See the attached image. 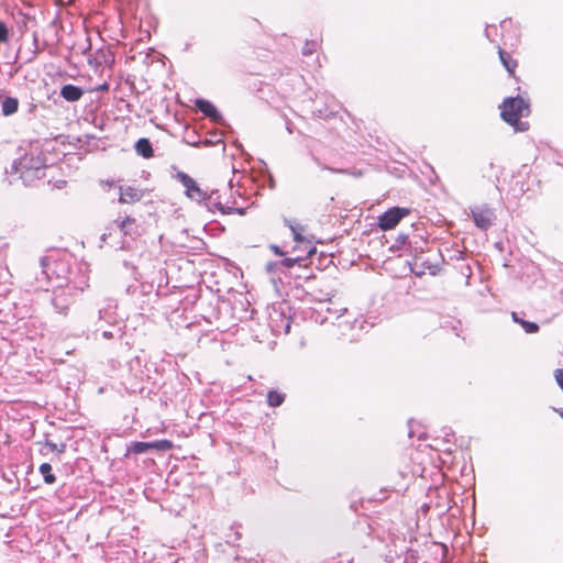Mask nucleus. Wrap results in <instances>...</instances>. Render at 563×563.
I'll list each match as a JSON object with an SVG mask.
<instances>
[{"mask_svg": "<svg viewBox=\"0 0 563 563\" xmlns=\"http://www.w3.org/2000/svg\"><path fill=\"white\" fill-rule=\"evenodd\" d=\"M136 153L144 157V158H151L154 155L152 143L148 139L142 137L140 139L134 146Z\"/></svg>", "mask_w": 563, "mask_h": 563, "instance_id": "obj_17", "label": "nucleus"}, {"mask_svg": "<svg viewBox=\"0 0 563 563\" xmlns=\"http://www.w3.org/2000/svg\"><path fill=\"white\" fill-rule=\"evenodd\" d=\"M177 179L185 187V194L191 200L202 202L205 191L199 187L197 181L184 172L177 173Z\"/></svg>", "mask_w": 563, "mask_h": 563, "instance_id": "obj_7", "label": "nucleus"}, {"mask_svg": "<svg viewBox=\"0 0 563 563\" xmlns=\"http://www.w3.org/2000/svg\"><path fill=\"white\" fill-rule=\"evenodd\" d=\"M498 54H499V58H500V62L504 65V67L507 69V71L510 75H512L517 67V62L515 59H512L511 56L506 51H504L500 46H498Z\"/></svg>", "mask_w": 563, "mask_h": 563, "instance_id": "obj_19", "label": "nucleus"}, {"mask_svg": "<svg viewBox=\"0 0 563 563\" xmlns=\"http://www.w3.org/2000/svg\"><path fill=\"white\" fill-rule=\"evenodd\" d=\"M529 114V104L520 97L506 98L501 104V118L505 122L512 125L516 131L523 132L528 130V123L520 122V118Z\"/></svg>", "mask_w": 563, "mask_h": 563, "instance_id": "obj_3", "label": "nucleus"}, {"mask_svg": "<svg viewBox=\"0 0 563 563\" xmlns=\"http://www.w3.org/2000/svg\"><path fill=\"white\" fill-rule=\"evenodd\" d=\"M506 24H507V21L504 20V21H501L500 26L504 29L506 26Z\"/></svg>", "mask_w": 563, "mask_h": 563, "instance_id": "obj_43", "label": "nucleus"}, {"mask_svg": "<svg viewBox=\"0 0 563 563\" xmlns=\"http://www.w3.org/2000/svg\"><path fill=\"white\" fill-rule=\"evenodd\" d=\"M38 471L43 475L44 482L46 484H54L56 482V477L52 473L51 464H48V463L41 464Z\"/></svg>", "mask_w": 563, "mask_h": 563, "instance_id": "obj_22", "label": "nucleus"}, {"mask_svg": "<svg viewBox=\"0 0 563 563\" xmlns=\"http://www.w3.org/2000/svg\"><path fill=\"white\" fill-rule=\"evenodd\" d=\"M152 448L158 451H168L173 448V442L169 440H157L152 442Z\"/></svg>", "mask_w": 563, "mask_h": 563, "instance_id": "obj_26", "label": "nucleus"}, {"mask_svg": "<svg viewBox=\"0 0 563 563\" xmlns=\"http://www.w3.org/2000/svg\"><path fill=\"white\" fill-rule=\"evenodd\" d=\"M109 329L103 328L102 324H97L95 334L98 335L100 333L101 338L106 340H111L115 338H122L123 332L120 325V322L108 323Z\"/></svg>", "mask_w": 563, "mask_h": 563, "instance_id": "obj_14", "label": "nucleus"}, {"mask_svg": "<svg viewBox=\"0 0 563 563\" xmlns=\"http://www.w3.org/2000/svg\"><path fill=\"white\" fill-rule=\"evenodd\" d=\"M555 379L563 390V368H559L555 371Z\"/></svg>", "mask_w": 563, "mask_h": 563, "instance_id": "obj_32", "label": "nucleus"}, {"mask_svg": "<svg viewBox=\"0 0 563 563\" xmlns=\"http://www.w3.org/2000/svg\"><path fill=\"white\" fill-rule=\"evenodd\" d=\"M79 291L73 288H53L52 305L56 312L63 316H67L70 305L74 301V297Z\"/></svg>", "mask_w": 563, "mask_h": 563, "instance_id": "obj_4", "label": "nucleus"}, {"mask_svg": "<svg viewBox=\"0 0 563 563\" xmlns=\"http://www.w3.org/2000/svg\"><path fill=\"white\" fill-rule=\"evenodd\" d=\"M117 302L114 299H106L103 306L98 310V324L119 322L117 316Z\"/></svg>", "mask_w": 563, "mask_h": 563, "instance_id": "obj_9", "label": "nucleus"}, {"mask_svg": "<svg viewBox=\"0 0 563 563\" xmlns=\"http://www.w3.org/2000/svg\"><path fill=\"white\" fill-rule=\"evenodd\" d=\"M114 224L124 236H130L132 240L139 235L137 224L134 218L125 217L122 221H114Z\"/></svg>", "mask_w": 563, "mask_h": 563, "instance_id": "obj_12", "label": "nucleus"}, {"mask_svg": "<svg viewBox=\"0 0 563 563\" xmlns=\"http://www.w3.org/2000/svg\"><path fill=\"white\" fill-rule=\"evenodd\" d=\"M319 165H320V167H321L322 169H329V170L334 172V173H341V172H342V170H339V169H334V168L325 167L324 165H321L320 163H319Z\"/></svg>", "mask_w": 563, "mask_h": 563, "instance_id": "obj_39", "label": "nucleus"}, {"mask_svg": "<svg viewBox=\"0 0 563 563\" xmlns=\"http://www.w3.org/2000/svg\"><path fill=\"white\" fill-rule=\"evenodd\" d=\"M82 95V89L71 84L65 85L60 89V96L69 102L78 101Z\"/></svg>", "mask_w": 563, "mask_h": 563, "instance_id": "obj_16", "label": "nucleus"}, {"mask_svg": "<svg viewBox=\"0 0 563 563\" xmlns=\"http://www.w3.org/2000/svg\"><path fill=\"white\" fill-rule=\"evenodd\" d=\"M407 240H408L407 235L399 234L398 238L396 239V242L401 244V245H405L407 243Z\"/></svg>", "mask_w": 563, "mask_h": 563, "instance_id": "obj_33", "label": "nucleus"}, {"mask_svg": "<svg viewBox=\"0 0 563 563\" xmlns=\"http://www.w3.org/2000/svg\"><path fill=\"white\" fill-rule=\"evenodd\" d=\"M561 416H562V418H563V411H561Z\"/></svg>", "mask_w": 563, "mask_h": 563, "instance_id": "obj_47", "label": "nucleus"}, {"mask_svg": "<svg viewBox=\"0 0 563 563\" xmlns=\"http://www.w3.org/2000/svg\"><path fill=\"white\" fill-rule=\"evenodd\" d=\"M196 107L198 108L199 111H201L206 117H208L212 121L217 123H221L223 121L221 113L210 101L205 99H197Z\"/></svg>", "mask_w": 563, "mask_h": 563, "instance_id": "obj_11", "label": "nucleus"}, {"mask_svg": "<svg viewBox=\"0 0 563 563\" xmlns=\"http://www.w3.org/2000/svg\"><path fill=\"white\" fill-rule=\"evenodd\" d=\"M152 448V442H133L130 446V451L134 454L146 453Z\"/></svg>", "mask_w": 563, "mask_h": 563, "instance_id": "obj_23", "label": "nucleus"}, {"mask_svg": "<svg viewBox=\"0 0 563 563\" xmlns=\"http://www.w3.org/2000/svg\"><path fill=\"white\" fill-rule=\"evenodd\" d=\"M286 224L289 227V229L291 230L292 234H294V240L297 242V243H305V238L301 235V230L302 228L299 227V225H294L289 220H285Z\"/></svg>", "mask_w": 563, "mask_h": 563, "instance_id": "obj_24", "label": "nucleus"}, {"mask_svg": "<svg viewBox=\"0 0 563 563\" xmlns=\"http://www.w3.org/2000/svg\"><path fill=\"white\" fill-rule=\"evenodd\" d=\"M318 43L314 41L306 42V44L302 47V54L305 56L311 55L317 51Z\"/></svg>", "mask_w": 563, "mask_h": 563, "instance_id": "obj_27", "label": "nucleus"}, {"mask_svg": "<svg viewBox=\"0 0 563 563\" xmlns=\"http://www.w3.org/2000/svg\"><path fill=\"white\" fill-rule=\"evenodd\" d=\"M285 400V394L279 393L277 390H269L267 393V404L271 407H278L280 406Z\"/></svg>", "mask_w": 563, "mask_h": 563, "instance_id": "obj_21", "label": "nucleus"}, {"mask_svg": "<svg viewBox=\"0 0 563 563\" xmlns=\"http://www.w3.org/2000/svg\"><path fill=\"white\" fill-rule=\"evenodd\" d=\"M8 40V29L3 22H0V43Z\"/></svg>", "mask_w": 563, "mask_h": 563, "instance_id": "obj_31", "label": "nucleus"}, {"mask_svg": "<svg viewBox=\"0 0 563 563\" xmlns=\"http://www.w3.org/2000/svg\"><path fill=\"white\" fill-rule=\"evenodd\" d=\"M109 89V85L107 82L100 85L96 90L98 91H106Z\"/></svg>", "mask_w": 563, "mask_h": 563, "instance_id": "obj_36", "label": "nucleus"}, {"mask_svg": "<svg viewBox=\"0 0 563 563\" xmlns=\"http://www.w3.org/2000/svg\"><path fill=\"white\" fill-rule=\"evenodd\" d=\"M266 271L269 274H275L277 272H283L282 266L279 264V261L278 262H269V263H267L266 264Z\"/></svg>", "mask_w": 563, "mask_h": 563, "instance_id": "obj_28", "label": "nucleus"}, {"mask_svg": "<svg viewBox=\"0 0 563 563\" xmlns=\"http://www.w3.org/2000/svg\"><path fill=\"white\" fill-rule=\"evenodd\" d=\"M511 319L514 322L520 324L523 328L525 332L528 334H533L539 331V325L536 322L526 321L525 319L519 317V313L517 312H511Z\"/></svg>", "mask_w": 563, "mask_h": 563, "instance_id": "obj_18", "label": "nucleus"}, {"mask_svg": "<svg viewBox=\"0 0 563 563\" xmlns=\"http://www.w3.org/2000/svg\"><path fill=\"white\" fill-rule=\"evenodd\" d=\"M452 435H453V433H452V432H445L444 440H445L446 442H450V437H452Z\"/></svg>", "mask_w": 563, "mask_h": 563, "instance_id": "obj_40", "label": "nucleus"}, {"mask_svg": "<svg viewBox=\"0 0 563 563\" xmlns=\"http://www.w3.org/2000/svg\"><path fill=\"white\" fill-rule=\"evenodd\" d=\"M497 29L495 25H487L485 29V36L490 41L494 42V34H496Z\"/></svg>", "mask_w": 563, "mask_h": 563, "instance_id": "obj_30", "label": "nucleus"}, {"mask_svg": "<svg viewBox=\"0 0 563 563\" xmlns=\"http://www.w3.org/2000/svg\"><path fill=\"white\" fill-rule=\"evenodd\" d=\"M42 278L45 279L52 288H73L77 291H84L88 287V265L86 263L77 264L71 268L69 263L64 260L52 257L41 258Z\"/></svg>", "mask_w": 563, "mask_h": 563, "instance_id": "obj_1", "label": "nucleus"}, {"mask_svg": "<svg viewBox=\"0 0 563 563\" xmlns=\"http://www.w3.org/2000/svg\"><path fill=\"white\" fill-rule=\"evenodd\" d=\"M316 253V247L314 246H310L307 251V257H310L312 254Z\"/></svg>", "mask_w": 563, "mask_h": 563, "instance_id": "obj_38", "label": "nucleus"}, {"mask_svg": "<svg viewBox=\"0 0 563 563\" xmlns=\"http://www.w3.org/2000/svg\"><path fill=\"white\" fill-rule=\"evenodd\" d=\"M269 324L275 333H289L290 331V319L285 317L283 312L274 310L269 317Z\"/></svg>", "mask_w": 563, "mask_h": 563, "instance_id": "obj_10", "label": "nucleus"}, {"mask_svg": "<svg viewBox=\"0 0 563 563\" xmlns=\"http://www.w3.org/2000/svg\"><path fill=\"white\" fill-rule=\"evenodd\" d=\"M271 250L276 254V255H284V252L280 250V247L278 245H271Z\"/></svg>", "mask_w": 563, "mask_h": 563, "instance_id": "obj_34", "label": "nucleus"}, {"mask_svg": "<svg viewBox=\"0 0 563 563\" xmlns=\"http://www.w3.org/2000/svg\"><path fill=\"white\" fill-rule=\"evenodd\" d=\"M235 536H236L235 540H239L240 539V533L236 532Z\"/></svg>", "mask_w": 563, "mask_h": 563, "instance_id": "obj_46", "label": "nucleus"}, {"mask_svg": "<svg viewBox=\"0 0 563 563\" xmlns=\"http://www.w3.org/2000/svg\"><path fill=\"white\" fill-rule=\"evenodd\" d=\"M301 261H303V258L300 256H297L294 258H284L282 261H279V264L282 266V269L284 271V269L292 268L296 264L300 265Z\"/></svg>", "mask_w": 563, "mask_h": 563, "instance_id": "obj_25", "label": "nucleus"}, {"mask_svg": "<svg viewBox=\"0 0 563 563\" xmlns=\"http://www.w3.org/2000/svg\"><path fill=\"white\" fill-rule=\"evenodd\" d=\"M238 198H242V196L239 190H233L232 181H230V194H222V214H245L246 207L240 206Z\"/></svg>", "mask_w": 563, "mask_h": 563, "instance_id": "obj_6", "label": "nucleus"}, {"mask_svg": "<svg viewBox=\"0 0 563 563\" xmlns=\"http://www.w3.org/2000/svg\"><path fill=\"white\" fill-rule=\"evenodd\" d=\"M202 202L210 211L218 210L222 213V194L219 189L212 190L209 194L205 191Z\"/></svg>", "mask_w": 563, "mask_h": 563, "instance_id": "obj_15", "label": "nucleus"}, {"mask_svg": "<svg viewBox=\"0 0 563 563\" xmlns=\"http://www.w3.org/2000/svg\"><path fill=\"white\" fill-rule=\"evenodd\" d=\"M129 247H130L129 243H123V244L121 245V249H129Z\"/></svg>", "mask_w": 563, "mask_h": 563, "instance_id": "obj_42", "label": "nucleus"}, {"mask_svg": "<svg viewBox=\"0 0 563 563\" xmlns=\"http://www.w3.org/2000/svg\"><path fill=\"white\" fill-rule=\"evenodd\" d=\"M212 143H213V142H212V139H209V141H206V142H205V144H206V145H209V144H212Z\"/></svg>", "mask_w": 563, "mask_h": 563, "instance_id": "obj_44", "label": "nucleus"}, {"mask_svg": "<svg viewBox=\"0 0 563 563\" xmlns=\"http://www.w3.org/2000/svg\"><path fill=\"white\" fill-rule=\"evenodd\" d=\"M409 213L410 210L408 208H390L378 217V227L383 231L391 230L400 222L401 219L407 217Z\"/></svg>", "mask_w": 563, "mask_h": 563, "instance_id": "obj_5", "label": "nucleus"}, {"mask_svg": "<svg viewBox=\"0 0 563 563\" xmlns=\"http://www.w3.org/2000/svg\"><path fill=\"white\" fill-rule=\"evenodd\" d=\"M286 129L290 134L294 132L292 123L290 121L286 122Z\"/></svg>", "mask_w": 563, "mask_h": 563, "instance_id": "obj_37", "label": "nucleus"}, {"mask_svg": "<svg viewBox=\"0 0 563 563\" xmlns=\"http://www.w3.org/2000/svg\"><path fill=\"white\" fill-rule=\"evenodd\" d=\"M417 276H421L423 274V271H416L415 268L411 269Z\"/></svg>", "mask_w": 563, "mask_h": 563, "instance_id": "obj_41", "label": "nucleus"}, {"mask_svg": "<svg viewBox=\"0 0 563 563\" xmlns=\"http://www.w3.org/2000/svg\"><path fill=\"white\" fill-rule=\"evenodd\" d=\"M143 192L141 189L126 186V187H120V197L119 202L121 203H134L142 199Z\"/></svg>", "mask_w": 563, "mask_h": 563, "instance_id": "obj_13", "label": "nucleus"}, {"mask_svg": "<svg viewBox=\"0 0 563 563\" xmlns=\"http://www.w3.org/2000/svg\"><path fill=\"white\" fill-rule=\"evenodd\" d=\"M212 143H213V142H212V139H209V141H206V142H205V144H206V145H209V144H212Z\"/></svg>", "mask_w": 563, "mask_h": 563, "instance_id": "obj_45", "label": "nucleus"}, {"mask_svg": "<svg viewBox=\"0 0 563 563\" xmlns=\"http://www.w3.org/2000/svg\"><path fill=\"white\" fill-rule=\"evenodd\" d=\"M472 218L476 224L482 230H487L490 228L495 220V213L494 211L486 207H475L472 209Z\"/></svg>", "mask_w": 563, "mask_h": 563, "instance_id": "obj_8", "label": "nucleus"}, {"mask_svg": "<svg viewBox=\"0 0 563 563\" xmlns=\"http://www.w3.org/2000/svg\"><path fill=\"white\" fill-rule=\"evenodd\" d=\"M12 173L19 174L26 186L45 177L47 165L42 153L30 152L12 164Z\"/></svg>", "mask_w": 563, "mask_h": 563, "instance_id": "obj_2", "label": "nucleus"}, {"mask_svg": "<svg viewBox=\"0 0 563 563\" xmlns=\"http://www.w3.org/2000/svg\"><path fill=\"white\" fill-rule=\"evenodd\" d=\"M344 312H346V308H342L340 310H334V313H336V319H340Z\"/></svg>", "mask_w": 563, "mask_h": 563, "instance_id": "obj_35", "label": "nucleus"}, {"mask_svg": "<svg viewBox=\"0 0 563 563\" xmlns=\"http://www.w3.org/2000/svg\"><path fill=\"white\" fill-rule=\"evenodd\" d=\"M46 446L49 448V450L52 452H57V453H64L65 450H66V445L65 444H60V446H58L56 443L52 442V441H46Z\"/></svg>", "mask_w": 563, "mask_h": 563, "instance_id": "obj_29", "label": "nucleus"}, {"mask_svg": "<svg viewBox=\"0 0 563 563\" xmlns=\"http://www.w3.org/2000/svg\"><path fill=\"white\" fill-rule=\"evenodd\" d=\"M19 101L12 97H5L2 101V113L4 115H11L18 111Z\"/></svg>", "mask_w": 563, "mask_h": 563, "instance_id": "obj_20", "label": "nucleus"}]
</instances>
